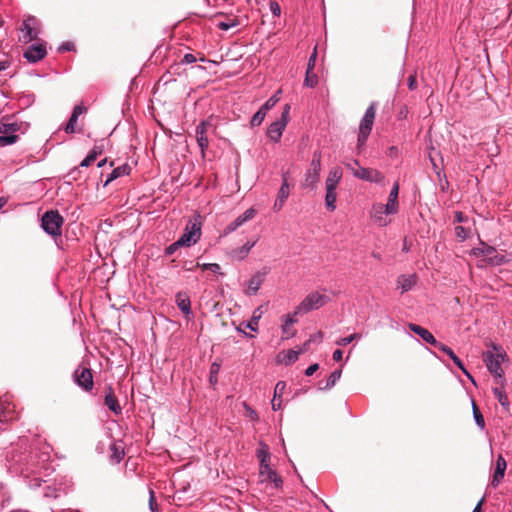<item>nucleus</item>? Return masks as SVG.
Masks as SVG:
<instances>
[{
	"mask_svg": "<svg viewBox=\"0 0 512 512\" xmlns=\"http://www.w3.org/2000/svg\"><path fill=\"white\" fill-rule=\"evenodd\" d=\"M297 313H300L298 311V309L293 314H287L285 316V321H284V324L282 325L283 333H286V328L287 327H290V325H292V324L297 322V319L295 318Z\"/></svg>",
	"mask_w": 512,
	"mask_h": 512,
	"instance_id": "nucleus-41",
	"label": "nucleus"
},
{
	"mask_svg": "<svg viewBox=\"0 0 512 512\" xmlns=\"http://www.w3.org/2000/svg\"><path fill=\"white\" fill-rule=\"evenodd\" d=\"M271 405H272V409L273 410H279L281 408V405H282V400H281V397H276L275 396L273 397L272 399V402H271Z\"/></svg>",
	"mask_w": 512,
	"mask_h": 512,
	"instance_id": "nucleus-53",
	"label": "nucleus"
},
{
	"mask_svg": "<svg viewBox=\"0 0 512 512\" xmlns=\"http://www.w3.org/2000/svg\"><path fill=\"white\" fill-rule=\"evenodd\" d=\"M176 304L178 308L184 313L186 318L192 314L190 298L185 292H178L176 294Z\"/></svg>",
	"mask_w": 512,
	"mask_h": 512,
	"instance_id": "nucleus-16",
	"label": "nucleus"
},
{
	"mask_svg": "<svg viewBox=\"0 0 512 512\" xmlns=\"http://www.w3.org/2000/svg\"><path fill=\"white\" fill-rule=\"evenodd\" d=\"M408 328L415 334L419 335L425 342L431 344L435 348L438 349L441 346L442 343L437 341L433 334L426 328H423L422 326L414 323H409Z\"/></svg>",
	"mask_w": 512,
	"mask_h": 512,
	"instance_id": "nucleus-12",
	"label": "nucleus"
},
{
	"mask_svg": "<svg viewBox=\"0 0 512 512\" xmlns=\"http://www.w3.org/2000/svg\"><path fill=\"white\" fill-rule=\"evenodd\" d=\"M17 418L15 405L7 398H0V423H8Z\"/></svg>",
	"mask_w": 512,
	"mask_h": 512,
	"instance_id": "nucleus-11",
	"label": "nucleus"
},
{
	"mask_svg": "<svg viewBox=\"0 0 512 512\" xmlns=\"http://www.w3.org/2000/svg\"><path fill=\"white\" fill-rule=\"evenodd\" d=\"M398 194H399V183L395 182L390 191L388 201L385 204V212L387 214H396L398 212Z\"/></svg>",
	"mask_w": 512,
	"mask_h": 512,
	"instance_id": "nucleus-14",
	"label": "nucleus"
},
{
	"mask_svg": "<svg viewBox=\"0 0 512 512\" xmlns=\"http://www.w3.org/2000/svg\"><path fill=\"white\" fill-rule=\"evenodd\" d=\"M260 477L263 481L273 482L275 487H279L282 483L281 477L269 467V464H265V467L260 468Z\"/></svg>",
	"mask_w": 512,
	"mask_h": 512,
	"instance_id": "nucleus-20",
	"label": "nucleus"
},
{
	"mask_svg": "<svg viewBox=\"0 0 512 512\" xmlns=\"http://www.w3.org/2000/svg\"><path fill=\"white\" fill-rule=\"evenodd\" d=\"M416 84H417L416 76H414V75L409 76V78H408V87H409V89H411V90L415 89L416 88Z\"/></svg>",
	"mask_w": 512,
	"mask_h": 512,
	"instance_id": "nucleus-59",
	"label": "nucleus"
},
{
	"mask_svg": "<svg viewBox=\"0 0 512 512\" xmlns=\"http://www.w3.org/2000/svg\"><path fill=\"white\" fill-rule=\"evenodd\" d=\"M103 152V147L95 145L92 150L89 152L91 156L96 160L99 155H101Z\"/></svg>",
	"mask_w": 512,
	"mask_h": 512,
	"instance_id": "nucleus-51",
	"label": "nucleus"
},
{
	"mask_svg": "<svg viewBox=\"0 0 512 512\" xmlns=\"http://www.w3.org/2000/svg\"><path fill=\"white\" fill-rule=\"evenodd\" d=\"M63 223L64 219L57 210H49L41 218L42 228L52 237L61 236Z\"/></svg>",
	"mask_w": 512,
	"mask_h": 512,
	"instance_id": "nucleus-2",
	"label": "nucleus"
},
{
	"mask_svg": "<svg viewBox=\"0 0 512 512\" xmlns=\"http://www.w3.org/2000/svg\"><path fill=\"white\" fill-rule=\"evenodd\" d=\"M316 59H317V50L315 48L313 53L309 57L308 64H307V69L314 70V67H315V64H316Z\"/></svg>",
	"mask_w": 512,
	"mask_h": 512,
	"instance_id": "nucleus-49",
	"label": "nucleus"
},
{
	"mask_svg": "<svg viewBox=\"0 0 512 512\" xmlns=\"http://www.w3.org/2000/svg\"><path fill=\"white\" fill-rule=\"evenodd\" d=\"M319 366L318 364H312L310 365L306 371H305V375L306 376H312L317 370H318Z\"/></svg>",
	"mask_w": 512,
	"mask_h": 512,
	"instance_id": "nucleus-56",
	"label": "nucleus"
},
{
	"mask_svg": "<svg viewBox=\"0 0 512 512\" xmlns=\"http://www.w3.org/2000/svg\"><path fill=\"white\" fill-rule=\"evenodd\" d=\"M182 244H178V240L176 242H174L173 244H171L170 246L167 247L166 249V253L167 254H173L178 247H181Z\"/></svg>",
	"mask_w": 512,
	"mask_h": 512,
	"instance_id": "nucleus-57",
	"label": "nucleus"
},
{
	"mask_svg": "<svg viewBox=\"0 0 512 512\" xmlns=\"http://www.w3.org/2000/svg\"><path fill=\"white\" fill-rule=\"evenodd\" d=\"M279 101V97L277 94L271 96L261 107L263 111H268L275 106V104Z\"/></svg>",
	"mask_w": 512,
	"mask_h": 512,
	"instance_id": "nucleus-45",
	"label": "nucleus"
},
{
	"mask_svg": "<svg viewBox=\"0 0 512 512\" xmlns=\"http://www.w3.org/2000/svg\"><path fill=\"white\" fill-rule=\"evenodd\" d=\"M258 458L260 460V468H263L265 467V464H268L270 454L267 451V446L263 445V447L258 450Z\"/></svg>",
	"mask_w": 512,
	"mask_h": 512,
	"instance_id": "nucleus-38",
	"label": "nucleus"
},
{
	"mask_svg": "<svg viewBox=\"0 0 512 512\" xmlns=\"http://www.w3.org/2000/svg\"><path fill=\"white\" fill-rule=\"evenodd\" d=\"M361 338V334H358V333H354V334H351L347 337H342V338H339L338 340H336V344L338 346H346L348 344H350L353 340L355 339H360Z\"/></svg>",
	"mask_w": 512,
	"mask_h": 512,
	"instance_id": "nucleus-40",
	"label": "nucleus"
},
{
	"mask_svg": "<svg viewBox=\"0 0 512 512\" xmlns=\"http://www.w3.org/2000/svg\"><path fill=\"white\" fill-rule=\"evenodd\" d=\"M95 161V159L93 158V156H91L90 154L87 155V157L80 163V166L81 167H88L90 166L93 162Z\"/></svg>",
	"mask_w": 512,
	"mask_h": 512,
	"instance_id": "nucleus-54",
	"label": "nucleus"
},
{
	"mask_svg": "<svg viewBox=\"0 0 512 512\" xmlns=\"http://www.w3.org/2000/svg\"><path fill=\"white\" fill-rule=\"evenodd\" d=\"M239 226H234V221L231 222L224 230V232L227 234V233H230V232H233L234 230H236Z\"/></svg>",
	"mask_w": 512,
	"mask_h": 512,
	"instance_id": "nucleus-62",
	"label": "nucleus"
},
{
	"mask_svg": "<svg viewBox=\"0 0 512 512\" xmlns=\"http://www.w3.org/2000/svg\"><path fill=\"white\" fill-rule=\"evenodd\" d=\"M267 111H263V108L260 107V109L253 115L252 119H251V126L252 127H255V126H259L261 125V123L263 122L264 118H265V115H266Z\"/></svg>",
	"mask_w": 512,
	"mask_h": 512,
	"instance_id": "nucleus-37",
	"label": "nucleus"
},
{
	"mask_svg": "<svg viewBox=\"0 0 512 512\" xmlns=\"http://www.w3.org/2000/svg\"><path fill=\"white\" fill-rule=\"evenodd\" d=\"M237 25H238V22L235 19H229L228 21H221V22L217 23V27L220 30H224V31L229 30L233 27H236Z\"/></svg>",
	"mask_w": 512,
	"mask_h": 512,
	"instance_id": "nucleus-43",
	"label": "nucleus"
},
{
	"mask_svg": "<svg viewBox=\"0 0 512 512\" xmlns=\"http://www.w3.org/2000/svg\"><path fill=\"white\" fill-rule=\"evenodd\" d=\"M36 21L35 17L29 16L26 20H24L21 30L26 31V34L23 36V42L28 43L37 37V32L34 31L32 27V23Z\"/></svg>",
	"mask_w": 512,
	"mask_h": 512,
	"instance_id": "nucleus-21",
	"label": "nucleus"
},
{
	"mask_svg": "<svg viewBox=\"0 0 512 512\" xmlns=\"http://www.w3.org/2000/svg\"><path fill=\"white\" fill-rule=\"evenodd\" d=\"M328 301V297L318 292H312L308 294L302 302L298 305V311L301 313H307L314 309H319L325 305Z\"/></svg>",
	"mask_w": 512,
	"mask_h": 512,
	"instance_id": "nucleus-7",
	"label": "nucleus"
},
{
	"mask_svg": "<svg viewBox=\"0 0 512 512\" xmlns=\"http://www.w3.org/2000/svg\"><path fill=\"white\" fill-rule=\"evenodd\" d=\"M263 311L262 307H258L254 310L250 321L246 324V327L251 329L252 331L258 330V321L262 317Z\"/></svg>",
	"mask_w": 512,
	"mask_h": 512,
	"instance_id": "nucleus-30",
	"label": "nucleus"
},
{
	"mask_svg": "<svg viewBox=\"0 0 512 512\" xmlns=\"http://www.w3.org/2000/svg\"><path fill=\"white\" fill-rule=\"evenodd\" d=\"M485 499L482 498L476 505V507L473 509L472 512H481L482 511V505L484 503Z\"/></svg>",
	"mask_w": 512,
	"mask_h": 512,
	"instance_id": "nucleus-63",
	"label": "nucleus"
},
{
	"mask_svg": "<svg viewBox=\"0 0 512 512\" xmlns=\"http://www.w3.org/2000/svg\"><path fill=\"white\" fill-rule=\"evenodd\" d=\"M455 235L460 241H464L469 235V230L463 226H456Z\"/></svg>",
	"mask_w": 512,
	"mask_h": 512,
	"instance_id": "nucleus-44",
	"label": "nucleus"
},
{
	"mask_svg": "<svg viewBox=\"0 0 512 512\" xmlns=\"http://www.w3.org/2000/svg\"><path fill=\"white\" fill-rule=\"evenodd\" d=\"M104 403L115 414L121 413L122 408L118 403L117 397L115 396V393H114V390L112 387L107 388Z\"/></svg>",
	"mask_w": 512,
	"mask_h": 512,
	"instance_id": "nucleus-19",
	"label": "nucleus"
},
{
	"mask_svg": "<svg viewBox=\"0 0 512 512\" xmlns=\"http://www.w3.org/2000/svg\"><path fill=\"white\" fill-rule=\"evenodd\" d=\"M438 349L441 350L442 352H444L446 355H448L451 358V360L454 362V364L458 368H460L470 379H472L471 375L465 369L463 362L460 360V358L458 356L455 355V353L453 352V350L450 347H448L447 345L442 343Z\"/></svg>",
	"mask_w": 512,
	"mask_h": 512,
	"instance_id": "nucleus-25",
	"label": "nucleus"
},
{
	"mask_svg": "<svg viewBox=\"0 0 512 512\" xmlns=\"http://www.w3.org/2000/svg\"><path fill=\"white\" fill-rule=\"evenodd\" d=\"M318 83V77L311 69L306 70V76L304 80V84L307 87L313 88Z\"/></svg>",
	"mask_w": 512,
	"mask_h": 512,
	"instance_id": "nucleus-36",
	"label": "nucleus"
},
{
	"mask_svg": "<svg viewBox=\"0 0 512 512\" xmlns=\"http://www.w3.org/2000/svg\"><path fill=\"white\" fill-rule=\"evenodd\" d=\"M131 171V167L128 164H123L119 167H116L113 169V171L109 174L107 177L104 186H107L110 182L113 180L123 176V175H129Z\"/></svg>",
	"mask_w": 512,
	"mask_h": 512,
	"instance_id": "nucleus-27",
	"label": "nucleus"
},
{
	"mask_svg": "<svg viewBox=\"0 0 512 512\" xmlns=\"http://www.w3.org/2000/svg\"><path fill=\"white\" fill-rule=\"evenodd\" d=\"M20 126L16 122H10L6 118L0 121V134L2 135H16L15 132L19 130Z\"/></svg>",
	"mask_w": 512,
	"mask_h": 512,
	"instance_id": "nucleus-26",
	"label": "nucleus"
},
{
	"mask_svg": "<svg viewBox=\"0 0 512 512\" xmlns=\"http://www.w3.org/2000/svg\"><path fill=\"white\" fill-rule=\"evenodd\" d=\"M270 10L274 16H280L281 8L280 5L276 1L270 2Z\"/></svg>",
	"mask_w": 512,
	"mask_h": 512,
	"instance_id": "nucleus-50",
	"label": "nucleus"
},
{
	"mask_svg": "<svg viewBox=\"0 0 512 512\" xmlns=\"http://www.w3.org/2000/svg\"><path fill=\"white\" fill-rule=\"evenodd\" d=\"M47 54L46 47L43 44L31 45L25 52L24 58L28 62L35 63L43 59Z\"/></svg>",
	"mask_w": 512,
	"mask_h": 512,
	"instance_id": "nucleus-13",
	"label": "nucleus"
},
{
	"mask_svg": "<svg viewBox=\"0 0 512 512\" xmlns=\"http://www.w3.org/2000/svg\"><path fill=\"white\" fill-rule=\"evenodd\" d=\"M86 111V108L83 105H76L73 109L72 115L65 127L66 133H74L76 131L75 125L78 120V117Z\"/></svg>",
	"mask_w": 512,
	"mask_h": 512,
	"instance_id": "nucleus-24",
	"label": "nucleus"
},
{
	"mask_svg": "<svg viewBox=\"0 0 512 512\" xmlns=\"http://www.w3.org/2000/svg\"><path fill=\"white\" fill-rule=\"evenodd\" d=\"M342 179V170L340 167L332 168L326 178L325 188L336 190L338 183Z\"/></svg>",
	"mask_w": 512,
	"mask_h": 512,
	"instance_id": "nucleus-18",
	"label": "nucleus"
},
{
	"mask_svg": "<svg viewBox=\"0 0 512 512\" xmlns=\"http://www.w3.org/2000/svg\"><path fill=\"white\" fill-rule=\"evenodd\" d=\"M371 215L379 226H386L388 224V221L384 217V215H388L385 212V205L381 203L374 204L372 207Z\"/></svg>",
	"mask_w": 512,
	"mask_h": 512,
	"instance_id": "nucleus-22",
	"label": "nucleus"
},
{
	"mask_svg": "<svg viewBox=\"0 0 512 512\" xmlns=\"http://www.w3.org/2000/svg\"><path fill=\"white\" fill-rule=\"evenodd\" d=\"M343 352L340 349H337L333 353V360L339 362L342 360Z\"/></svg>",
	"mask_w": 512,
	"mask_h": 512,
	"instance_id": "nucleus-60",
	"label": "nucleus"
},
{
	"mask_svg": "<svg viewBox=\"0 0 512 512\" xmlns=\"http://www.w3.org/2000/svg\"><path fill=\"white\" fill-rule=\"evenodd\" d=\"M213 126L212 119H207L202 121L197 127H196V140L198 143V146L200 147L202 153H204L205 149L208 148L209 141H208V130Z\"/></svg>",
	"mask_w": 512,
	"mask_h": 512,
	"instance_id": "nucleus-10",
	"label": "nucleus"
},
{
	"mask_svg": "<svg viewBox=\"0 0 512 512\" xmlns=\"http://www.w3.org/2000/svg\"><path fill=\"white\" fill-rule=\"evenodd\" d=\"M18 135H0V147L11 145L17 142Z\"/></svg>",
	"mask_w": 512,
	"mask_h": 512,
	"instance_id": "nucleus-39",
	"label": "nucleus"
},
{
	"mask_svg": "<svg viewBox=\"0 0 512 512\" xmlns=\"http://www.w3.org/2000/svg\"><path fill=\"white\" fill-rule=\"evenodd\" d=\"M472 410H473V416H474V419L477 423V425L483 429L484 426H485V421H484V417L481 413V411L479 410V407L477 406L476 402L474 400H472Z\"/></svg>",
	"mask_w": 512,
	"mask_h": 512,
	"instance_id": "nucleus-34",
	"label": "nucleus"
},
{
	"mask_svg": "<svg viewBox=\"0 0 512 512\" xmlns=\"http://www.w3.org/2000/svg\"><path fill=\"white\" fill-rule=\"evenodd\" d=\"M196 267H200L202 268L203 270H210L214 273L218 272L219 269H220V266L219 264L217 263H208V264H200V263H197L196 264Z\"/></svg>",
	"mask_w": 512,
	"mask_h": 512,
	"instance_id": "nucleus-46",
	"label": "nucleus"
},
{
	"mask_svg": "<svg viewBox=\"0 0 512 512\" xmlns=\"http://www.w3.org/2000/svg\"><path fill=\"white\" fill-rule=\"evenodd\" d=\"M74 379L76 383L84 390L89 391L93 388V376L91 369L87 367H78L74 372Z\"/></svg>",
	"mask_w": 512,
	"mask_h": 512,
	"instance_id": "nucleus-9",
	"label": "nucleus"
},
{
	"mask_svg": "<svg viewBox=\"0 0 512 512\" xmlns=\"http://www.w3.org/2000/svg\"><path fill=\"white\" fill-rule=\"evenodd\" d=\"M375 116H376V103L372 102L370 104V106L367 108V110L364 114V117L361 120L360 125H359V134H358V140H357V148L358 149H361L365 145V143L371 133L372 126H373V123L375 120Z\"/></svg>",
	"mask_w": 512,
	"mask_h": 512,
	"instance_id": "nucleus-3",
	"label": "nucleus"
},
{
	"mask_svg": "<svg viewBox=\"0 0 512 512\" xmlns=\"http://www.w3.org/2000/svg\"><path fill=\"white\" fill-rule=\"evenodd\" d=\"M289 196V184L287 182L286 175H283V183L279 189L277 200L274 204L275 210H280Z\"/></svg>",
	"mask_w": 512,
	"mask_h": 512,
	"instance_id": "nucleus-23",
	"label": "nucleus"
},
{
	"mask_svg": "<svg viewBox=\"0 0 512 512\" xmlns=\"http://www.w3.org/2000/svg\"><path fill=\"white\" fill-rule=\"evenodd\" d=\"M201 236V223L195 220H189L184 233L178 239V244H182V246H191L195 244Z\"/></svg>",
	"mask_w": 512,
	"mask_h": 512,
	"instance_id": "nucleus-5",
	"label": "nucleus"
},
{
	"mask_svg": "<svg viewBox=\"0 0 512 512\" xmlns=\"http://www.w3.org/2000/svg\"><path fill=\"white\" fill-rule=\"evenodd\" d=\"M255 215H256V210L254 208H249L242 215L238 216L234 220V226H239L240 227L246 221L253 219L255 217Z\"/></svg>",
	"mask_w": 512,
	"mask_h": 512,
	"instance_id": "nucleus-31",
	"label": "nucleus"
},
{
	"mask_svg": "<svg viewBox=\"0 0 512 512\" xmlns=\"http://www.w3.org/2000/svg\"><path fill=\"white\" fill-rule=\"evenodd\" d=\"M340 377H341V370L333 371L329 375L325 386L322 387L321 389L328 390V389L332 388L336 384V382L340 379Z\"/></svg>",
	"mask_w": 512,
	"mask_h": 512,
	"instance_id": "nucleus-35",
	"label": "nucleus"
},
{
	"mask_svg": "<svg viewBox=\"0 0 512 512\" xmlns=\"http://www.w3.org/2000/svg\"><path fill=\"white\" fill-rule=\"evenodd\" d=\"M464 220V215L462 212L455 213V221L462 222Z\"/></svg>",
	"mask_w": 512,
	"mask_h": 512,
	"instance_id": "nucleus-64",
	"label": "nucleus"
},
{
	"mask_svg": "<svg viewBox=\"0 0 512 512\" xmlns=\"http://www.w3.org/2000/svg\"><path fill=\"white\" fill-rule=\"evenodd\" d=\"M149 506L152 512H156L158 506L156 504L155 494L152 489L149 490Z\"/></svg>",
	"mask_w": 512,
	"mask_h": 512,
	"instance_id": "nucleus-48",
	"label": "nucleus"
},
{
	"mask_svg": "<svg viewBox=\"0 0 512 512\" xmlns=\"http://www.w3.org/2000/svg\"><path fill=\"white\" fill-rule=\"evenodd\" d=\"M353 164L357 166V169L354 170V176L358 179L365 180L368 182L382 183L384 180V175L372 168L360 167L359 162L354 160Z\"/></svg>",
	"mask_w": 512,
	"mask_h": 512,
	"instance_id": "nucleus-8",
	"label": "nucleus"
},
{
	"mask_svg": "<svg viewBox=\"0 0 512 512\" xmlns=\"http://www.w3.org/2000/svg\"><path fill=\"white\" fill-rule=\"evenodd\" d=\"M494 394L497 396L499 402L504 405L507 401V397L503 394L502 390L499 388L494 389Z\"/></svg>",
	"mask_w": 512,
	"mask_h": 512,
	"instance_id": "nucleus-52",
	"label": "nucleus"
},
{
	"mask_svg": "<svg viewBox=\"0 0 512 512\" xmlns=\"http://www.w3.org/2000/svg\"><path fill=\"white\" fill-rule=\"evenodd\" d=\"M285 388H286V383L284 381H279L276 384L275 389H274L275 398L276 397L280 398L282 396V394L284 393Z\"/></svg>",
	"mask_w": 512,
	"mask_h": 512,
	"instance_id": "nucleus-47",
	"label": "nucleus"
},
{
	"mask_svg": "<svg viewBox=\"0 0 512 512\" xmlns=\"http://www.w3.org/2000/svg\"><path fill=\"white\" fill-rule=\"evenodd\" d=\"M196 61V57L193 54H185L182 60V63L191 64Z\"/></svg>",
	"mask_w": 512,
	"mask_h": 512,
	"instance_id": "nucleus-55",
	"label": "nucleus"
},
{
	"mask_svg": "<svg viewBox=\"0 0 512 512\" xmlns=\"http://www.w3.org/2000/svg\"><path fill=\"white\" fill-rule=\"evenodd\" d=\"M110 451H111V459L119 463L121 459L124 457V448L122 444L113 443L110 445Z\"/></svg>",
	"mask_w": 512,
	"mask_h": 512,
	"instance_id": "nucleus-29",
	"label": "nucleus"
},
{
	"mask_svg": "<svg viewBox=\"0 0 512 512\" xmlns=\"http://www.w3.org/2000/svg\"><path fill=\"white\" fill-rule=\"evenodd\" d=\"M495 252H496V250L491 246H486L481 251L482 255H484V256H491Z\"/></svg>",
	"mask_w": 512,
	"mask_h": 512,
	"instance_id": "nucleus-58",
	"label": "nucleus"
},
{
	"mask_svg": "<svg viewBox=\"0 0 512 512\" xmlns=\"http://www.w3.org/2000/svg\"><path fill=\"white\" fill-rule=\"evenodd\" d=\"M321 171V152L315 151L311 160L309 169L305 174L302 186L310 190H314L319 182Z\"/></svg>",
	"mask_w": 512,
	"mask_h": 512,
	"instance_id": "nucleus-4",
	"label": "nucleus"
},
{
	"mask_svg": "<svg viewBox=\"0 0 512 512\" xmlns=\"http://www.w3.org/2000/svg\"><path fill=\"white\" fill-rule=\"evenodd\" d=\"M282 354L284 357L281 361L285 364H291L298 359L301 351H298V349H290L288 351H284Z\"/></svg>",
	"mask_w": 512,
	"mask_h": 512,
	"instance_id": "nucleus-33",
	"label": "nucleus"
},
{
	"mask_svg": "<svg viewBox=\"0 0 512 512\" xmlns=\"http://www.w3.org/2000/svg\"><path fill=\"white\" fill-rule=\"evenodd\" d=\"M322 339V333L321 332H318L314 337H311L310 339H308L307 341H305L302 345V347H300L298 349V351H301V354L308 351L309 348H310V344L312 341L314 340H318L319 342L321 341Z\"/></svg>",
	"mask_w": 512,
	"mask_h": 512,
	"instance_id": "nucleus-42",
	"label": "nucleus"
},
{
	"mask_svg": "<svg viewBox=\"0 0 512 512\" xmlns=\"http://www.w3.org/2000/svg\"><path fill=\"white\" fill-rule=\"evenodd\" d=\"M254 244H255L254 242L253 243L247 242L241 248V252L244 254H247L251 250V248L254 246Z\"/></svg>",
	"mask_w": 512,
	"mask_h": 512,
	"instance_id": "nucleus-61",
	"label": "nucleus"
},
{
	"mask_svg": "<svg viewBox=\"0 0 512 512\" xmlns=\"http://www.w3.org/2000/svg\"><path fill=\"white\" fill-rule=\"evenodd\" d=\"M398 287L401 288L402 293L409 291L415 284L414 276L400 275L397 279Z\"/></svg>",
	"mask_w": 512,
	"mask_h": 512,
	"instance_id": "nucleus-28",
	"label": "nucleus"
},
{
	"mask_svg": "<svg viewBox=\"0 0 512 512\" xmlns=\"http://www.w3.org/2000/svg\"><path fill=\"white\" fill-rule=\"evenodd\" d=\"M506 467H507L506 460L504 459V457L502 455H499L496 460V468H495L493 478L491 481V485L493 487L498 486V484L503 479Z\"/></svg>",
	"mask_w": 512,
	"mask_h": 512,
	"instance_id": "nucleus-15",
	"label": "nucleus"
},
{
	"mask_svg": "<svg viewBox=\"0 0 512 512\" xmlns=\"http://www.w3.org/2000/svg\"><path fill=\"white\" fill-rule=\"evenodd\" d=\"M290 105L286 104L282 112L281 118L270 124L267 129V136L273 142H278L282 133L287 126L289 119Z\"/></svg>",
	"mask_w": 512,
	"mask_h": 512,
	"instance_id": "nucleus-6",
	"label": "nucleus"
},
{
	"mask_svg": "<svg viewBox=\"0 0 512 512\" xmlns=\"http://www.w3.org/2000/svg\"><path fill=\"white\" fill-rule=\"evenodd\" d=\"M493 349V351L485 352L483 354V359L488 370L495 376L497 383H501L504 375L501 364L505 361L506 353L496 346H493Z\"/></svg>",
	"mask_w": 512,
	"mask_h": 512,
	"instance_id": "nucleus-1",
	"label": "nucleus"
},
{
	"mask_svg": "<svg viewBox=\"0 0 512 512\" xmlns=\"http://www.w3.org/2000/svg\"><path fill=\"white\" fill-rule=\"evenodd\" d=\"M266 272H257L255 275L251 277V279L248 282L247 290L245 291V294L247 295H254L258 292L260 286L264 282Z\"/></svg>",
	"mask_w": 512,
	"mask_h": 512,
	"instance_id": "nucleus-17",
	"label": "nucleus"
},
{
	"mask_svg": "<svg viewBox=\"0 0 512 512\" xmlns=\"http://www.w3.org/2000/svg\"><path fill=\"white\" fill-rule=\"evenodd\" d=\"M336 192L326 188L325 204L330 211H334L336 208Z\"/></svg>",
	"mask_w": 512,
	"mask_h": 512,
	"instance_id": "nucleus-32",
	"label": "nucleus"
}]
</instances>
